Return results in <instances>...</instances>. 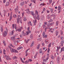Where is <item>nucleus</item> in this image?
<instances>
[{
    "label": "nucleus",
    "mask_w": 64,
    "mask_h": 64,
    "mask_svg": "<svg viewBox=\"0 0 64 64\" xmlns=\"http://www.w3.org/2000/svg\"><path fill=\"white\" fill-rule=\"evenodd\" d=\"M11 47H12V48H14L15 46H12V44H10L9 45V46H8V48L10 49L11 52H14L17 53L18 52V51L16 50H15V49H14L13 48H11Z\"/></svg>",
    "instance_id": "1"
},
{
    "label": "nucleus",
    "mask_w": 64,
    "mask_h": 64,
    "mask_svg": "<svg viewBox=\"0 0 64 64\" xmlns=\"http://www.w3.org/2000/svg\"><path fill=\"white\" fill-rule=\"evenodd\" d=\"M28 11L26 12L28 14H30V12L32 14V16H34V12L33 11L30 12L29 10V9H28L26 10L25 11Z\"/></svg>",
    "instance_id": "2"
},
{
    "label": "nucleus",
    "mask_w": 64,
    "mask_h": 64,
    "mask_svg": "<svg viewBox=\"0 0 64 64\" xmlns=\"http://www.w3.org/2000/svg\"><path fill=\"white\" fill-rule=\"evenodd\" d=\"M11 39L12 40V41H15V42H14V44L16 45H17V42H16L15 40L16 38L14 37H12L11 38Z\"/></svg>",
    "instance_id": "3"
},
{
    "label": "nucleus",
    "mask_w": 64,
    "mask_h": 64,
    "mask_svg": "<svg viewBox=\"0 0 64 64\" xmlns=\"http://www.w3.org/2000/svg\"><path fill=\"white\" fill-rule=\"evenodd\" d=\"M19 20H20L21 23L22 24V17H20V18H19V19H18L17 20V22L18 24L19 23V22H20Z\"/></svg>",
    "instance_id": "4"
},
{
    "label": "nucleus",
    "mask_w": 64,
    "mask_h": 64,
    "mask_svg": "<svg viewBox=\"0 0 64 64\" xmlns=\"http://www.w3.org/2000/svg\"><path fill=\"white\" fill-rule=\"evenodd\" d=\"M8 32L6 31H4V32L3 36H4L5 37L6 36Z\"/></svg>",
    "instance_id": "5"
},
{
    "label": "nucleus",
    "mask_w": 64,
    "mask_h": 64,
    "mask_svg": "<svg viewBox=\"0 0 64 64\" xmlns=\"http://www.w3.org/2000/svg\"><path fill=\"white\" fill-rule=\"evenodd\" d=\"M6 59L8 60H11V58H10L9 56H6Z\"/></svg>",
    "instance_id": "6"
},
{
    "label": "nucleus",
    "mask_w": 64,
    "mask_h": 64,
    "mask_svg": "<svg viewBox=\"0 0 64 64\" xmlns=\"http://www.w3.org/2000/svg\"><path fill=\"white\" fill-rule=\"evenodd\" d=\"M22 29H23V27L22 26H21L20 28L18 29V31L20 32L21 31V30Z\"/></svg>",
    "instance_id": "7"
},
{
    "label": "nucleus",
    "mask_w": 64,
    "mask_h": 64,
    "mask_svg": "<svg viewBox=\"0 0 64 64\" xmlns=\"http://www.w3.org/2000/svg\"><path fill=\"white\" fill-rule=\"evenodd\" d=\"M33 22L34 24V26H35L37 22V20H36V19H35L34 20H33Z\"/></svg>",
    "instance_id": "8"
},
{
    "label": "nucleus",
    "mask_w": 64,
    "mask_h": 64,
    "mask_svg": "<svg viewBox=\"0 0 64 64\" xmlns=\"http://www.w3.org/2000/svg\"><path fill=\"white\" fill-rule=\"evenodd\" d=\"M24 31H23L22 32V35L23 36H25L26 35V34L24 32Z\"/></svg>",
    "instance_id": "9"
},
{
    "label": "nucleus",
    "mask_w": 64,
    "mask_h": 64,
    "mask_svg": "<svg viewBox=\"0 0 64 64\" xmlns=\"http://www.w3.org/2000/svg\"><path fill=\"white\" fill-rule=\"evenodd\" d=\"M10 4V3L8 2H7L6 3V6H9Z\"/></svg>",
    "instance_id": "10"
},
{
    "label": "nucleus",
    "mask_w": 64,
    "mask_h": 64,
    "mask_svg": "<svg viewBox=\"0 0 64 64\" xmlns=\"http://www.w3.org/2000/svg\"><path fill=\"white\" fill-rule=\"evenodd\" d=\"M25 4V2H21V6H24V4Z\"/></svg>",
    "instance_id": "11"
},
{
    "label": "nucleus",
    "mask_w": 64,
    "mask_h": 64,
    "mask_svg": "<svg viewBox=\"0 0 64 64\" xmlns=\"http://www.w3.org/2000/svg\"><path fill=\"white\" fill-rule=\"evenodd\" d=\"M55 33H56V36H58V31H56V32H55Z\"/></svg>",
    "instance_id": "12"
},
{
    "label": "nucleus",
    "mask_w": 64,
    "mask_h": 64,
    "mask_svg": "<svg viewBox=\"0 0 64 64\" xmlns=\"http://www.w3.org/2000/svg\"><path fill=\"white\" fill-rule=\"evenodd\" d=\"M23 48V47L22 46L19 47L18 48H17L18 50H20V49H22Z\"/></svg>",
    "instance_id": "13"
},
{
    "label": "nucleus",
    "mask_w": 64,
    "mask_h": 64,
    "mask_svg": "<svg viewBox=\"0 0 64 64\" xmlns=\"http://www.w3.org/2000/svg\"><path fill=\"white\" fill-rule=\"evenodd\" d=\"M50 12L52 13L53 11V9L52 8H50Z\"/></svg>",
    "instance_id": "14"
},
{
    "label": "nucleus",
    "mask_w": 64,
    "mask_h": 64,
    "mask_svg": "<svg viewBox=\"0 0 64 64\" xmlns=\"http://www.w3.org/2000/svg\"><path fill=\"white\" fill-rule=\"evenodd\" d=\"M40 44H39L37 46V49H39V47H40Z\"/></svg>",
    "instance_id": "15"
},
{
    "label": "nucleus",
    "mask_w": 64,
    "mask_h": 64,
    "mask_svg": "<svg viewBox=\"0 0 64 64\" xmlns=\"http://www.w3.org/2000/svg\"><path fill=\"white\" fill-rule=\"evenodd\" d=\"M14 30H13L12 31V34L11 33H10V36L11 35H13V34H14Z\"/></svg>",
    "instance_id": "16"
},
{
    "label": "nucleus",
    "mask_w": 64,
    "mask_h": 64,
    "mask_svg": "<svg viewBox=\"0 0 64 64\" xmlns=\"http://www.w3.org/2000/svg\"><path fill=\"white\" fill-rule=\"evenodd\" d=\"M30 38L31 39H32L33 38V36L32 34H31L30 36Z\"/></svg>",
    "instance_id": "17"
},
{
    "label": "nucleus",
    "mask_w": 64,
    "mask_h": 64,
    "mask_svg": "<svg viewBox=\"0 0 64 64\" xmlns=\"http://www.w3.org/2000/svg\"><path fill=\"white\" fill-rule=\"evenodd\" d=\"M57 61H58V63H59L60 62V58H59L58 57L57 58Z\"/></svg>",
    "instance_id": "18"
},
{
    "label": "nucleus",
    "mask_w": 64,
    "mask_h": 64,
    "mask_svg": "<svg viewBox=\"0 0 64 64\" xmlns=\"http://www.w3.org/2000/svg\"><path fill=\"white\" fill-rule=\"evenodd\" d=\"M17 58L16 56H14V57L12 58V59L13 60H16Z\"/></svg>",
    "instance_id": "19"
},
{
    "label": "nucleus",
    "mask_w": 64,
    "mask_h": 64,
    "mask_svg": "<svg viewBox=\"0 0 64 64\" xmlns=\"http://www.w3.org/2000/svg\"><path fill=\"white\" fill-rule=\"evenodd\" d=\"M61 9V6H58V10H60Z\"/></svg>",
    "instance_id": "20"
},
{
    "label": "nucleus",
    "mask_w": 64,
    "mask_h": 64,
    "mask_svg": "<svg viewBox=\"0 0 64 64\" xmlns=\"http://www.w3.org/2000/svg\"><path fill=\"white\" fill-rule=\"evenodd\" d=\"M62 51H64V47H63L62 48H61V50L60 51V52H61Z\"/></svg>",
    "instance_id": "21"
},
{
    "label": "nucleus",
    "mask_w": 64,
    "mask_h": 64,
    "mask_svg": "<svg viewBox=\"0 0 64 64\" xmlns=\"http://www.w3.org/2000/svg\"><path fill=\"white\" fill-rule=\"evenodd\" d=\"M39 52L40 53H42V48H40V49Z\"/></svg>",
    "instance_id": "22"
},
{
    "label": "nucleus",
    "mask_w": 64,
    "mask_h": 64,
    "mask_svg": "<svg viewBox=\"0 0 64 64\" xmlns=\"http://www.w3.org/2000/svg\"><path fill=\"white\" fill-rule=\"evenodd\" d=\"M3 53L4 54H6V50H5V49H4L3 50Z\"/></svg>",
    "instance_id": "23"
},
{
    "label": "nucleus",
    "mask_w": 64,
    "mask_h": 64,
    "mask_svg": "<svg viewBox=\"0 0 64 64\" xmlns=\"http://www.w3.org/2000/svg\"><path fill=\"white\" fill-rule=\"evenodd\" d=\"M20 60L21 61H22V63H24V62L23 61L22 58H20Z\"/></svg>",
    "instance_id": "24"
},
{
    "label": "nucleus",
    "mask_w": 64,
    "mask_h": 64,
    "mask_svg": "<svg viewBox=\"0 0 64 64\" xmlns=\"http://www.w3.org/2000/svg\"><path fill=\"white\" fill-rule=\"evenodd\" d=\"M14 10L16 12H18V8H16L14 9Z\"/></svg>",
    "instance_id": "25"
},
{
    "label": "nucleus",
    "mask_w": 64,
    "mask_h": 64,
    "mask_svg": "<svg viewBox=\"0 0 64 64\" xmlns=\"http://www.w3.org/2000/svg\"><path fill=\"white\" fill-rule=\"evenodd\" d=\"M37 15V17L36 18L37 19V20H40V18L39 17V16H38L39 15L38 14Z\"/></svg>",
    "instance_id": "26"
},
{
    "label": "nucleus",
    "mask_w": 64,
    "mask_h": 64,
    "mask_svg": "<svg viewBox=\"0 0 64 64\" xmlns=\"http://www.w3.org/2000/svg\"><path fill=\"white\" fill-rule=\"evenodd\" d=\"M28 24H30L31 26H32V24L31 23L30 21L29 22H28Z\"/></svg>",
    "instance_id": "27"
},
{
    "label": "nucleus",
    "mask_w": 64,
    "mask_h": 64,
    "mask_svg": "<svg viewBox=\"0 0 64 64\" xmlns=\"http://www.w3.org/2000/svg\"><path fill=\"white\" fill-rule=\"evenodd\" d=\"M34 42L32 43V44H31V45L30 46V47H32V46H33V45H34Z\"/></svg>",
    "instance_id": "28"
},
{
    "label": "nucleus",
    "mask_w": 64,
    "mask_h": 64,
    "mask_svg": "<svg viewBox=\"0 0 64 64\" xmlns=\"http://www.w3.org/2000/svg\"><path fill=\"white\" fill-rule=\"evenodd\" d=\"M30 28V27H28V28L27 30H28L29 33H31V31L30 30H29Z\"/></svg>",
    "instance_id": "29"
},
{
    "label": "nucleus",
    "mask_w": 64,
    "mask_h": 64,
    "mask_svg": "<svg viewBox=\"0 0 64 64\" xmlns=\"http://www.w3.org/2000/svg\"><path fill=\"white\" fill-rule=\"evenodd\" d=\"M64 43V41H62V42H61V44L62 46H63V44Z\"/></svg>",
    "instance_id": "30"
},
{
    "label": "nucleus",
    "mask_w": 64,
    "mask_h": 64,
    "mask_svg": "<svg viewBox=\"0 0 64 64\" xmlns=\"http://www.w3.org/2000/svg\"><path fill=\"white\" fill-rule=\"evenodd\" d=\"M31 2H34V3H36V0H30Z\"/></svg>",
    "instance_id": "31"
},
{
    "label": "nucleus",
    "mask_w": 64,
    "mask_h": 64,
    "mask_svg": "<svg viewBox=\"0 0 64 64\" xmlns=\"http://www.w3.org/2000/svg\"><path fill=\"white\" fill-rule=\"evenodd\" d=\"M58 24H59V22L58 21H56V26H58Z\"/></svg>",
    "instance_id": "32"
},
{
    "label": "nucleus",
    "mask_w": 64,
    "mask_h": 64,
    "mask_svg": "<svg viewBox=\"0 0 64 64\" xmlns=\"http://www.w3.org/2000/svg\"><path fill=\"white\" fill-rule=\"evenodd\" d=\"M47 18H48V19H49L51 18V16H49V15H48L47 16Z\"/></svg>",
    "instance_id": "33"
},
{
    "label": "nucleus",
    "mask_w": 64,
    "mask_h": 64,
    "mask_svg": "<svg viewBox=\"0 0 64 64\" xmlns=\"http://www.w3.org/2000/svg\"><path fill=\"white\" fill-rule=\"evenodd\" d=\"M12 16H11L10 17V18H9V20L10 21H11V20H12Z\"/></svg>",
    "instance_id": "34"
},
{
    "label": "nucleus",
    "mask_w": 64,
    "mask_h": 64,
    "mask_svg": "<svg viewBox=\"0 0 64 64\" xmlns=\"http://www.w3.org/2000/svg\"><path fill=\"white\" fill-rule=\"evenodd\" d=\"M53 21V20H52V19H50V20L48 22L49 23H50V22H52Z\"/></svg>",
    "instance_id": "35"
},
{
    "label": "nucleus",
    "mask_w": 64,
    "mask_h": 64,
    "mask_svg": "<svg viewBox=\"0 0 64 64\" xmlns=\"http://www.w3.org/2000/svg\"><path fill=\"white\" fill-rule=\"evenodd\" d=\"M26 20V18L25 17H24V21H25Z\"/></svg>",
    "instance_id": "36"
},
{
    "label": "nucleus",
    "mask_w": 64,
    "mask_h": 64,
    "mask_svg": "<svg viewBox=\"0 0 64 64\" xmlns=\"http://www.w3.org/2000/svg\"><path fill=\"white\" fill-rule=\"evenodd\" d=\"M48 39H47L46 40H45V42H47V43H48Z\"/></svg>",
    "instance_id": "37"
},
{
    "label": "nucleus",
    "mask_w": 64,
    "mask_h": 64,
    "mask_svg": "<svg viewBox=\"0 0 64 64\" xmlns=\"http://www.w3.org/2000/svg\"><path fill=\"white\" fill-rule=\"evenodd\" d=\"M43 37L45 38H47V34L45 35Z\"/></svg>",
    "instance_id": "38"
},
{
    "label": "nucleus",
    "mask_w": 64,
    "mask_h": 64,
    "mask_svg": "<svg viewBox=\"0 0 64 64\" xmlns=\"http://www.w3.org/2000/svg\"><path fill=\"white\" fill-rule=\"evenodd\" d=\"M45 35V33L44 32H43V34H42V35L43 36V37L44 36V35Z\"/></svg>",
    "instance_id": "39"
},
{
    "label": "nucleus",
    "mask_w": 64,
    "mask_h": 64,
    "mask_svg": "<svg viewBox=\"0 0 64 64\" xmlns=\"http://www.w3.org/2000/svg\"><path fill=\"white\" fill-rule=\"evenodd\" d=\"M51 43H50L48 45V47H51Z\"/></svg>",
    "instance_id": "40"
},
{
    "label": "nucleus",
    "mask_w": 64,
    "mask_h": 64,
    "mask_svg": "<svg viewBox=\"0 0 64 64\" xmlns=\"http://www.w3.org/2000/svg\"><path fill=\"white\" fill-rule=\"evenodd\" d=\"M49 3L50 4H51V3L52 2V0H49Z\"/></svg>",
    "instance_id": "41"
},
{
    "label": "nucleus",
    "mask_w": 64,
    "mask_h": 64,
    "mask_svg": "<svg viewBox=\"0 0 64 64\" xmlns=\"http://www.w3.org/2000/svg\"><path fill=\"white\" fill-rule=\"evenodd\" d=\"M50 51V50L49 48H48V53H49Z\"/></svg>",
    "instance_id": "42"
},
{
    "label": "nucleus",
    "mask_w": 64,
    "mask_h": 64,
    "mask_svg": "<svg viewBox=\"0 0 64 64\" xmlns=\"http://www.w3.org/2000/svg\"><path fill=\"white\" fill-rule=\"evenodd\" d=\"M13 16L14 18H16L17 17L16 15V14H14Z\"/></svg>",
    "instance_id": "43"
},
{
    "label": "nucleus",
    "mask_w": 64,
    "mask_h": 64,
    "mask_svg": "<svg viewBox=\"0 0 64 64\" xmlns=\"http://www.w3.org/2000/svg\"><path fill=\"white\" fill-rule=\"evenodd\" d=\"M3 42L4 43V46H6V43L5 42V41H3Z\"/></svg>",
    "instance_id": "44"
},
{
    "label": "nucleus",
    "mask_w": 64,
    "mask_h": 64,
    "mask_svg": "<svg viewBox=\"0 0 64 64\" xmlns=\"http://www.w3.org/2000/svg\"><path fill=\"white\" fill-rule=\"evenodd\" d=\"M54 22H52V23H50V26L52 25V24H54Z\"/></svg>",
    "instance_id": "45"
},
{
    "label": "nucleus",
    "mask_w": 64,
    "mask_h": 64,
    "mask_svg": "<svg viewBox=\"0 0 64 64\" xmlns=\"http://www.w3.org/2000/svg\"><path fill=\"white\" fill-rule=\"evenodd\" d=\"M0 30H1V32H3V29L2 27H1L0 28Z\"/></svg>",
    "instance_id": "46"
},
{
    "label": "nucleus",
    "mask_w": 64,
    "mask_h": 64,
    "mask_svg": "<svg viewBox=\"0 0 64 64\" xmlns=\"http://www.w3.org/2000/svg\"><path fill=\"white\" fill-rule=\"evenodd\" d=\"M16 24L15 26H14V28H15L16 30V31H17V30H16Z\"/></svg>",
    "instance_id": "47"
},
{
    "label": "nucleus",
    "mask_w": 64,
    "mask_h": 64,
    "mask_svg": "<svg viewBox=\"0 0 64 64\" xmlns=\"http://www.w3.org/2000/svg\"><path fill=\"white\" fill-rule=\"evenodd\" d=\"M51 57L52 58V59H53L54 58V57L52 55L51 56Z\"/></svg>",
    "instance_id": "48"
},
{
    "label": "nucleus",
    "mask_w": 64,
    "mask_h": 64,
    "mask_svg": "<svg viewBox=\"0 0 64 64\" xmlns=\"http://www.w3.org/2000/svg\"><path fill=\"white\" fill-rule=\"evenodd\" d=\"M35 12L36 13V14L37 15H38V12L37 11V10H36L35 11Z\"/></svg>",
    "instance_id": "49"
},
{
    "label": "nucleus",
    "mask_w": 64,
    "mask_h": 64,
    "mask_svg": "<svg viewBox=\"0 0 64 64\" xmlns=\"http://www.w3.org/2000/svg\"><path fill=\"white\" fill-rule=\"evenodd\" d=\"M29 33H30V32H29V31L28 32H26V34L27 35H28Z\"/></svg>",
    "instance_id": "50"
},
{
    "label": "nucleus",
    "mask_w": 64,
    "mask_h": 64,
    "mask_svg": "<svg viewBox=\"0 0 64 64\" xmlns=\"http://www.w3.org/2000/svg\"><path fill=\"white\" fill-rule=\"evenodd\" d=\"M37 56V55L36 54V55L34 56V58H36Z\"/></svg>",
    "instance_id": "51"
},
{
    "label": "nucleus",
    "mask_w": 64,
    "mask_h": 64,
    "mask_svg": "<svg viewBox=\"0 0 64 64\" xmlns=\"http://www.w3.org/2000/svg\"><path fill=\"white\" fill-rule=\"evenodd\" d=\"M25 41L26 42V43H27L28 42V41H29V40H27L26 41V40H25Z\"/></svg>",
    "instance_id": "52"
},
{
    "label": "nucleus",
    "mask_w": 64,
    "mask_h": 64,
    "mask_svg": "<svg viewBox=\"0 0 64 64\" xmlns=\"http://www.w3.org/2000/svg\"><path fill=\"white\" fill-rule=\"evenodd\" d=\"M30 50V49H28V50H26V53H28L27 52L28 51V50Z\"/></svg>",
    "instance_id": "53"
},
{
    "label": "nucleus",
    "mask_w": 64,
    "mask_h": 64,
    "mask_svg": "<svg viewBox=\"0 0 64 64\" xmlns=\"http://www.w3.org/2000/svg\"><path fill=\"white\" fill-rule=\"evenodd\" d=\"M50 12L49 10H46V12L47 13H49Z\"/></svg>",
    "instance_id": "54"
},
{
    "label": "nucleus",
    "mask_w": 64,
    "mask_h": 64,
    "mask_svg": "<svg viewBox=\"0 0 64 64\" xmlns=\"http://www.w3.org/2000/svg\"><path fill=\"white\" fill-rule=\"evenodd\" d=\"M28 60L30 61V62H31L32 61V60L31 59H29Z\"/></svg>",
    "instance_id": "55"
},
{
    "label": "nucleus",
    "mask_w": 64,
    "mask_h": 64,
    "mask_svg": "<svg viewBox=\"0 0 64 64\" xmlns=\"http://www.w3.org/2000/svg\"><path fill=\"white\" fill-rule=\"evenodd\" d=\"M41 25H42L41 24V23H40L39 24V27H40Z\"/></svg>",
    "instance_id": "56"
},
{
    "label": "nucleus",
    "mask_w": 64,
    "mask_h": 64,
    "mask_svg": "<svg viewBox=\"0 0 64 64\" xmlns=\"http://www.w3.org/2000/svg\"><path fill=\"white\" fill-rule=\"evenodd\" d=\"M46 29H49V28H50L49 26H48L46 27Z\"/></svg>",
    "instance_id": "57"
},
{
    "label": "nucleus",
    "mask_w": 64,
    "mask_h": 64,
    "mask_svg": "<svg viewBox=\"0 0 64 64\" xmlns=\"http://www.w3.org/2000/svg\"><path fill=\"white\" fill-rule=\"evenodd\" d=\"M52 28H50V30H49V32H50V31L52 30Z\"/></svg>",
    "instance_id": "58"
},
{
    "label": "nucleus",
    "mask_w": 64,
    "mask_h": 64,
    "mask_svg": "<svg viewBox=\"0 0 64 64\" xmlns=\"http://www.w3.org/2000/svg\"><path fill=\"white\" fill-rule=\"evenodd\" d=\"M61 35H62L63 34V32L62 31H61Z\"/></svg>",
    "instance_id": "59"
},
{
    "label": "nucleus",
    "mask_w": 64,
    "mask_h": 64,
    "mask_svg": "<svg viewBox=\"0 0 64 64\" xmlns=\"http://www.w3.org/2000/svg\"><path fill=\"white\" fill-rule=\"evenodd\" d=\"M54 3H55V2H53L52 4V6H53V5L54 4Z\"/></svg>",
    "instance_id": "60"
},
{
    "label": "nucleus",
    "mask_w": 64,
    "mask_h": 64,
    "mask_svg": "<svg viewBox=\"0 0 64 64\" xmlns=\"http://www.w3.org/2000/svg\"><path fill=\"white\" fill-rule=\"evenodd\" d=\"M40 5L41 6H44V4H41Z\"/></svg>",
    "instance_id": "61"
},
{
    "label": "nucleus",
    "mask_w": 64,
    "mask_h": 64,
    "mask_svg": "<svg viewBox=\"0 0 64 64\" xmlns=\"http://www.w3.org/2000/svg\"><path fill=\"white\" fill-rule=\"evenodd\" d=\"M50 64H54V62H50Z\"/></svg>",
    "instance_id": "62"
},
{
    "label": "nucleus",
    "mask_w": 64,
    "mask_h": 64,
    "mask_svg": "<svg viewBox=\"0 0 64 64\" xmlns=\"http://www.w3.org/2000/svg\"><path fill=\"white\" fill-rule=\"evenodd\" d=\"M38 41H41V40H42V39L41 38H38Z\"/></svg>",
    "instance_id": "63"
},
{
    "label": "nucleus",
    "mask_w": 64,
    "mask_h": 64,
    "mask_svg": "<svg viewBox=\"0 0 64 64\" xmlns=\"http://www.w3.org/2000/svg\"><path fill=\"white\" fill-rule=\"evenodd\" d=\"M47 26H50V24H47Z\"/></svg>",
    "instance_id": "64"
}]
</instances>
